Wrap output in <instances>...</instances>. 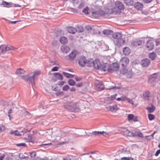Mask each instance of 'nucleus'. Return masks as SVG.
<instances>
[{
    "label": "nucleus",
    "mask_w": 160,
    "mask_h": 160,
    "mask_svg": "<svg viewBox=\"0 0 160 160\" xmlns=\"http://www.w3.org/2000/svg\"><path fill=\"white\" fill-rule=\"evenodd\" d=\"M78 9H77L76 8H72L71 9V11L73 12V13H77L78 12Z\"/></svg>",
    "instance_id": "09e8293b"
},
{
    "label": "nucleus",
    "mask_w": 160,
    "mask_h": 160,
    "mask_svg": "<svg viewBox=\"0 0 160 160\" xmlns=\"http://www.w3.org/2000/svg\"><path fill=\"white\" fill-rule=\"evenodd\" d=\"M17 73L19 75H22L24 74L25 71L22 69H18L17 71Z\"/></svg>",
    "instance_id": "f704fd0d"
},
{
    "label": "nucleus",
    "mask_w": 160,
    "mask_h": 160,
    "mask_svg": "<svg viewBox=\"0 0 160 160\" xmlns=\"http://www.w3.org/2000/svg\"><path fill=\"white\" fill-rule=\"evenodd\" d=\"M5 157V155H3L1 156H0V160H3Z\"/></svg>",
    "instance_id": "774afa93"
},
{
    "label": "nucleus",
    "mask_w": 160,
    "mask_h": 160,
    "mask_svg": "<svg viewBox=\"0 0 160 160\" xmlns=\"http://www.w3.org/2000/svg\"><path fill=\"white\" fill-rule=\"evenodd\" d=\"M156 74L155 73V74H153L150 77V78H156V77L155 76L156 75Z\"/></svg>",
    "instance_id": "e2e57ef3"
},
{
    "label": "nucleus",
    "mask_w": 160,
    "mask_h": 160,
    "mask_svg": "<svg viewBox=\"0 0 160 160\" xmlns=\"http://www.w3.org/2000/svg\"><path fill=\"white\" fill-rule=\"evenodd\" d=\"M128 120L129 121L132 120L134 122H138V118L137 116H135L133 114H129L128 116Z\"/></svg>",
    "instance_id": "dca6fc26"
},
{
    "label": "nucleus",
    "mask_w": 160,
    "mask_h": 160,
    "mask_svg": "<svg viewBox=\"0 0 160 160\" xmlns=\"http://www.w3.org/2000/svg\"><path fill=\"white\" fill-rule=\"evenodd\" d=\"M65 83V82L64 81H62L59 82L58 84L60 86H62Z\"/></svg>",
    "instance_id": "5fc2aeb1"
},
{
    "label": "nucleus",
    "mask_w": 160,
    "mask_h": 160,
    "mask_svg": "<svg viewBox=\"0 0 160 160\" xmlns=\"http://www.w3.org/2000/svg\"><path fill=\"white\" fill-rule=\"evenodd\" d=\"M59 69V68L58 67H54L52 69V71L53 72L58 71Z\"/></svg>",
    "instance_id": "de8ad7c7"
},
{
    "label": "nucleus",
    "mask_w": 160,
    "mask_h": 160,
    "mask_svg": "<svg viewBox=\"0 0 160 160\" xmlns=\"http://www.w3.org/2000/svg\"><path fill=\"white\" fill-rule=\"evenodd\" d=\"M124 9V6L122 3L119 1H117L115 2L113 6L111 7L110 9L109 12L110 13H118L119 10H123Z\"/></svg>",
    "instance_id": "7ed1b4c3"
},
{
    "label": "nucleus",
    "mask_w": 160,
    "mask_h": 160,
    "mask_svg": "<svg viewBox=\"0 0 160 160\" xmlns=\"http://www.w3.org/2000/svg\"><path fill=\"white\" fill-rule=\"evenodd\" d=\"M150 93L149 92L147 91L143 93V95L144 98L146 100H148V98L150 96Z\"/></svg>",
    "instance_id": "473e14b6"
},
{
    "label": "nucleus",
    "mask_w": 160,
    "mask_h": 160,
    "mask_svg": "<svg viewBox=\"0 0 160 160\" xmlns=\"http://www.w3.org/2000/svg\"><path fill=\"white\" fill-rule=\"evenodd\" d=\"M147 110L148 112L149 113L155 111V107L154 106L152 105L151 107H147Z\"/></svg>",
    "instance_id": "bb28decb"
},
{
    "label": "nucleus",
    "mask_w": 160,
    "mask_h": 160,
    "mask_svg": "<svg viewBox=\"0 0 160 160\" xmlns=\"http://www.w3.org/2000/svg\"><path fill=\"white\" fill-rule=\"evenodd\" d=\"M124 40L121 38L116 40V43L118 46H121L124 43Z\"/></svg>",
    "instance_id": "412c9836"
},
{
    "label": "nucleus",
    "mask_w": 160,
    "mask_h": 160,
    "mask_svg": "<svg viewBox=\"0 0 160 160\" xmlns=\"http://www.w3.org/2000/svg\"><path fill=\"white\" fill-rule=\"evenodd\" d=\"M117 95V94H115L113 95H112V96H111V99L112 100L115 99Z\"/></svg>",
    "instance_id": "13d9d810"
},
{
    "label": "nucleus",
    "mask_w": 160,
    "mask_h": 160,
    "mask_svg": "<svg viewBox=\"0 0 160 160\" xmlns=\"http://www.w3.org/2000/svg\"><path fill=\"white\" fill-rule=\"evenodd\" d=\"M160 153V149H159L158 150H157V152H156L155 153V155L156 156H158V155H159V154Z\"/></svg>",
    "instance_id": "052dcab7"
},
{
    "label": "nucleus",
    "mask_w": 160,
    "mask_h": 160,
    "mask_svg": "<svg viewBox=\"0 0 160 160\" xmlns=\"http://www.w3.org/2000/svg\"><path fill=\"white\" fill-rule=\"evenodd\" d=\"M148 119L150 120H152L155 118V116L153 114H149L148 115Z\"/></svg>",
    "instance_id": "ea45409f"
},
{
    "label": "nucleus",
    "mask_w": 160,
    "mask_h": 160,
    "mask_svg": "<svg viewBox=\"0 0 160 160\" xmlns=\"http://www.w3.org/2000/svg\"><path fill=\"white\" fill-rule=\"evenodd\" d=\"M82 12L87 15L89 13V9L88 7H86L82 10Z\"/></svg>",
    "instance_id": "4c0bfd02"
},
{
    "label": "nucleus",
    "mask_w": 160,
    "mask_h": 160,
    "mask_svg": "<svg viewBox=\"0 0 160 160\" xmlns=\"http://www.w3.org/2000/svg\"><path fill=\"white\" fill-rule=\"evenodd\" d=\"M62 73L65 77L68 78H73L74 76V75L68 73L64 72H63Z\"/></svg>",
    "instance_id": "c9c22d12"
},
{
    "label": "nucleus",
    "mask_w": 160,
    "mask_h": 160,
    "mask_svg": "<svg viewBox=\"0 0 160 160\" xmlns=\"http://www.w3.org/2000/svg\"><path fill=\"white\" fill-rule=\"evenodd\" d=\"M156 45H158L160 44V42L159 39H157L155 40Z\"/></svg>",
    "instance_id": "6e6d98bb"
},
{
    "label": "nucleus",
    "mask_w": 160,
    "mask_h": 160,
    "mask_svg": "<svg viewBox=\"0 0 160 160\" xmlns=\"http://www.w3.org/2000/svg\"><path fill=\"white\" fill-rule=\"evenodd\" d=\"M122 68L120 71V74L126 75L128 78H131L132 76V69L127 67Z\"/></svg>",
    "instance_id": "39448f33"
},
{
    "label": "nucleus",
    "mask_w": 160,
    "mask_h": 160,
    "mask_svg": "<svg viewBox=\"0 0 160 160\" xmlns=\"http://www.w3.org/2000/svg\"><path fill=\"white\" fill-rule=\"evenodd\" d=\"M76 90V88L74 87H72L70 90V91L71 92H74Z\"/></svg>",
    "instance_id": "338daca9"
},
{
    "label": "nucleus",
    "mask_w": 160,
    "mask_h": 160,
    "mask_svg": "<svg viewBox=\"0 0 160 160\" xmlns=\"http://www.w3.org/2000/svg\"><path fill=\"white\" fill-rule=\"evenodd\" d=\"M120 160H133V159L131 157H123L121 158Z\"/></svg>",
    "instance_id": "a19ab883"
},
{
    "label": "nucleus",
    "mask_w": 160,
    "mask_h": 160,
    "mask_svg": "<svg viewBox=\"0 0 160 160\" xmlns=\"http://www.w3.org/2000/svg\"><path fill=\"white\" fill-rule=\"evenodd\" d=\"M109 134V133L108 132H105L102 131V135L104 136H108Z\"/></svg>",
    "instance_id": "864d4df0"
},
{
    "label": "nucleus",
    "mask_w": 160,
    "mask_h": 160,
    "mask_svg": "<svg viewBox=\"0 0 160 160\" xmlns=\"http://www.w3.org/2000/svg\"><path fill=\"white\" fill-rule=\"evenodd\" d=\"M128 102L131 104L132 105H133L134 102L131 99H130L129 98H128L127 100Z\"/></svg>",
    "instance_id": "49530a36"
},
{
    "label": "nucleus",
    "mask_w": 160,
    "mask_h": 160,
    "mask_svg": "<svg viewBox=\"0 0 160 160\" xmlns=\"http://www.w3.org/2000/svg\"><path fill=\"white\" fill-rule=\"evenodd\" d=\"M154 40L150 39L148 40L145 44V48L148 51H151L154 48Z\"/></svg>",
    "instance_id": "0eeeda50"
},
{
    "label": "nucleus",
    "mask_w": 160,
    "mask_h": 160,
    "mask_svg": "<svg viewBox=\"0 0 160 160\" xmlns=\"http://www.w3.org/2000/svg\"><path fill=\"white\" fill-rule=\"evenodd\" d=\"M72 103L69 102L66 104L64 106V107L67 109L70 110L72 111V109H73L72 107Z\"/></svg>",
    "instance_id": "cd10ccee"
},
{
    "label": "nucleus",
    "mask_w": 160,
    "mask_h": 160,
    "mask_svg": "<svg viewBox=\"0 0 160 160\" xmlns=\"http://www.w3.org/2000/svg\"><path fill=\"white\" fill-rule=\"evenodd\" d=\"M29 153L30 154L31 157H34L36 155V153L34 152H30Z\"/></svg>",
    "instance_id": "a18cd8bd"
},
{
    "label": "nucleus",
    "mask_w": 160,
    "mask_h": 160,
    "mask_svg": "<svg viewBox=\"0 0 160 160\" xmlns=\"http://www.w3.org/2000/svg\"><path fill=\"white\" fill-rule=\"evenodd\" d=\"M89 62H90L89 67L93 66L96 69H98L101 67V64L98 59H96L94 61L92 59H90Z\"/></svg>",
    "instance_id": "423d86ee"
},
{
    "label": "nucleus",
    "mask_w": 160,
    "mask_h": 160,
    "mask_svg": "<svg viewBox=\"0 0 160 160\" xmlns=\"http://www.w3.org/2000/svg\"><path fill=\"white\" fill-rule=\"evenodd\" d=\"M155 52L158 55H160V48H157L155 50Z\"/></svg>",
    "instance_id": "3c124183"
},
{
    "label": "nucleus",
    "mask_w": 160,
    "mask_h": 160,
    "mask_svg": "<svg viewBox=\"0 0 160 160\" xmlns=\"http://www.w3.org/2000/svg\"><path fill=\"white\" fill-rule=\"evenodd\" d=\"M79 1L78 0H73L72 2L73 4H77L79 2Z\"/></svg>",
    "instance_id": "0e129e2a"
},
{
    "label": "nucleus",
    "mask_w": 160,
    "mask_h": 160,
    "mask_svg": "<svg viewBox=\"0 0 160 160\" xmlns=\"http://www.w3.org/2000/svg\"><path fill=\"white\" fill-rule=\"evenodd\" d=\"M63 160H71V158L69 157H66L63 159Z\"/></svg>",
    "instance_id": "680f3d73"
},
{
    "label": "nucleus",
    "mask_w": 160,
    "mask_h": 160,
    "mask_svg": "<svg viewBox=\"0 0 160 160\" xmlns=\"http://www.w3.org/2000/svg\"><path fill=\"white\" fill-rule=\"evenodd\" d=\"M149 58L152 60H154L156 58V55L154 52H152L149 54Z\"/></svg>",
    "instance_id": "c85d7f7f"
},
{
    "label": "nucleus",
    "mask_w": 160,
    "mask_h": 160,
    "mask_svg": "<svg viewBox=\"0 0 160 160\" xmlns=\"http://www.w3.org/2000/svg\"><path fill=\"white\" fill-rule=\"evenodd\" d=\"M67 30L69 33L71 34H74L77 32L76 28L72 27H70L67 28Z\"/></svg>",
    "instance_id": "aec40b11"
},
{
    "label": "nucleus",
    "mask_w": 160,
    "mask_h": 160,
    "mask_svg": "<svg viewBox=\"0 0 160 160\" xmlns=\"http://www.w3.org/2000/svg\"><path fill=\"white\" fill-rule=\"evenodd\" d=\"M61 50L63 53H67L70 51V49L67 46H62L61 47Z\"/></svg>",
    "instance_id": "6ab92c4d"
},
{
    "label": "nucleus",
    "mask_w": 160,
    "mask_h": 160,
    "mask_svg": "<svg viewBox=\"0 0 160 160\" xmlns=\"http://www.w3.org/2000/svg\"><path fill=\"white\" fill-rule=\"evenodd\" d=\"M128 98L125 96H121V101H127Z\"/></svg>",
    "instance_id": "c03bdc74"
},
{
    "label": "nucleus",
    "mask_w": 160,
    "mask_h": 160,
    "mask_svg": "<svg viewBox=\"0 0 160 160\" xmlns=\"http://www.w3.org/2000/svg\"><path fill=\"white\" fill-rule=\"evenodd\" d=\"M83 85V83L82 82H80L78 83L77 85L76 86L78 87H79L82 86Z\"/></svg>",
    "instance_id": "bf43d9fd"
},
{
    "label": "nucleus",
    "mask_w": 160,
    "mask_h": 160,
    "mask_svg": "<svg viewBox=\"0 0 160 160\" xmlns=\"http://www.w3.org/2000/svg\"><path fill=\"white\" fill-rule=\"evenodd\" d=\"M78 63L79 65L82 67H84L86 65L88 67H89L90 59L88 60L86 59V58L83 56H81L78 59Z\"/></svg>",
    "instance_id": "20e7f679"
},
{
    "label": "nucleus",
    "mask_w": 160,
    "mask_h": 160,
    "mask_svg": "<svg viewBox=\"0 0 160 160\" xmlns=\"http://www.w3.org/2000/svg\"><path fill=\"white\" fill-rule=\"evenodd\" d=\"M150 63V60L148 58L143 59L141 62V64L143 67H147Z\"/></svg>",
    "instance_id": "2eb2a0df"
},
{
    "label": "nucleus",
    "mask_w": 160,
    "mask_h": 160,
    "mask_svg": "<svg viewBox=\"0 0 160 160\" xmlns=\"http://www.w3.org/2000/svg\"><path fill=\"white\" fill-rule=\"evenodd\" d=\"M41 73L40 70H35L29 73L28 75L21 76V78L34 83L35 78L39 75Z\"/></svg>",
    "instance_id": "f03ea898"
},
{
    "label": "nucleus",
    "mask_w": 160,
    "mask_h": 160,
    "mask_svg": "<svg viewBox=\"0 0 160 160\" xmlns=\"http://www.w3.org/2000/svg\"><path fill=\"white\" fill-rule=\"evenodd\" d=\"M96 88L98 91L103 90L104 88V85L102 82L97 81L95 83Z\"/></svg>",
    "instance_id": "9d476101"
},
{
    "label": "nucleus",
    "mask_w": 160,
    "mask_h": 160,
    "mask_svg": "<svg viewBox=\"0 0 160 160\" xmlns=\"http://www.w3.org/2000/svg\"><path fill=\"white\" fill-rule=\"evenodd\" d=\"M10 133L11 134H14L16 136H21L22 135V133H21L20 132H19L18 130L13 131L12 130L11 131Z\"/></svg>",
    "instance_id": "7c9ffc66"
},
{
    "label": "nucleus",
    "mask_w": 160,
    "mask_h": 160,
    "mask_svg": "<svg viewBox=\"0 0 160 160\" xmlns=\"http://www.w3.org/2000/svg\"><path fill=\"white\" fill-rule=\"evenodd\" d=\"M118 65L117 63H113L111 65L110 68H105L104 69V71H108V72H113L117 71L119 69Z\"/></svg>",
    "instance_id": "1a4fd4ad"
},
{
    "label": "nucleus",
    "mask_w": 160,
    "mask_h": 160,
    "mask_svg": "<svg viewBox=\"0 0 160 160\" xmlns=\"http://www.w3.org/2000/svg\"><path fill=\"white\" fill-rule=\"evenodd\" d=\"M112 32V31L110 30H105L103 31V34L107 35L110 34Z\"/></svg>",
    "instance_id": "58836bf2"
},
{
    "label": "nucleus",
    "mask_w": 160,
    "mask_h": 160,
    "mask_svg": "<svg viewBox=\"0 0 160 160\" xmlns=\"http://www.w3.org/2000/svg\"><path fill=\"white\" fill-rule=\"evenodd\" d=\"M5 127L2 125H0V132H1L4 129Z\"/></svg>",
    "instance_id": "603ef678"
},
{
    "label": "nucleus",
    "mask_w": 160,
    "mask_h": 160,
    "mask_svg": "<svg viewBox=\"0 0 160 160\" xmlns=\"http://www.w3.org/2000/svg\"><path fill=\"white\" fill-rule=\"evenodd\" d=\"M14 48L10 45H2L0 46V54L5 53L7 51L13 50Z\"/></svg>",
    "instance_id": "6e6552de"
},
{
    "label": "nucleus",
    "mask_w": 160,
    "mask_h": 160,
    "mask_svg": "<svg viewBox=\"0 0 160 160\" xmlns=\"http://www.w3.org/2000/svg\"><path fill=\"white\" fill-rule=\"evenodd\" d=\"M22 154H19V156L20 158H26V159H28L29 158V157L27 156L25 157L23 156H21V155Z\"/></svg>",
    "instance_id": "8fccbe9b"
},
{
    "label": "nucleus",
    "mask_w": 160,
    "mask_h": 160,
    "mask_svg": "<svg viewBox=\"0 0 160 160\" xmlns=\"http://www.w3.org/2000/svg\"><path fill=\"white\" fill-rule=\"evenodd\" d=\"M104 12L103 10H100L92 12V15L93 18H98L101 16H104Z\"/></svg>",
    "instance_id": "f8f14e48"
},
{
    "label": "nucleus",
    "mask_w": 160,
    "mask_h": 160,
    "mask_svg": "<svg viewBox=\"0 0 160 160\" xmlns=\"http://www.w3.org/2000/svg\"><path fill=\"white\" fill-rule=\"evenodd\" d=\"M2 4L4 7L9 8L12 7V3L11 2H8L5 1H3L2 2Z\"/></svg>",
    "instance_id": "2f4dec72"
},
{
    "label": "nucleus",
    "mask_w": 160,
    "mask_h": 160,
    "mask_svg": "<svg viewBox=\"0 0 160 160\" xmlns=\"http://www.w3.org/2000/svg\"><path fill=\"white\" fill-rule=\"evenodd\" d=\"M92 133L95 136L98 135V131H94L92 132Z\"/></svg>",
    "instance_id": "4d7b16f0"
},
{
    "label": "nucleus",
    "mask_w": 160,
    "mask_h": 160,
    "mask_svg": "<svg viewBox=\"0 0 160 160\" xmlns=\"http://www.w3.org/2000/svg\"><path fill=\"white\" fill-rule=\"evenodd\" d=\"M68 84L71 86H73L76 84V82L72 79H70L68 81Z\"/></svg>",
    "instance_id": "e433bc0d"
},
{
    "label": "nucleus",
    "mask_w": 160,
    "mask_h": 160,
    "mask_svg": "<svg viewBox=\"0 0 160 160\" xmlns=\"http://www.w3.org/2000/svg\"><path fill=\"white\" fill-rule=\"evenodd\" d=\"M130 51L129 48L127 47L124 48L123 49V52L126 55H129L130 53Z\"/></svg>",
    "instance_id": "b1692460"
},
{
    "label": "nucleus",
    "mask_w": 160,
    "mask_h": 160,
    "mask_svg": "<svg viewBox=\"0 0 160 160\" xmlns=\"http://www.w3.org/2000/svg\"><path fill=\"white\" fill-rule=\"evenodd\" d=\"M144 42V41L142 40H136L132 41L131 44L132 46L137 47L141 45Z\"/></svg>",
    "instance_id": "4468645a"
},
{
    "label": "nucleus",
    "mask_w": 160,
    "mask_h": 160,
    "mask_svg": "<svg viewBox=\"0 0 160 160\" xmlns=\"http://www.w3.org/2000/svg\"><path fill=\"white\" fill-rule=\"evenodd\" d=\"M125 3L128 5L132 6L134 3L133 0H124Z\"/></svg>",
    "instance_id": "72a5a7b5"
},
{
    "label": "nucleus",
    "mask_w": 160,
    "mask_h": 160,
    "mask_svg": "<svg viewBox=\"0 0 160 160\" xmlns=\"http://www.w3.org/2000/svg\"><path fill=\"white\" fill-rule=\"evenodd\" d=\"M69 88V87L68 85H64L63 86V87L62 90L63 91H67L68 89Z\"/></svg>",
    "instance_id": "37998d69"
},
{
    "label": "nucleus",
    "mask_w": 160,
    "mask_h": 160,
    "mask_svg": "<svg viewBox=\"0 0 160 160\" xmlns=\"http://www.w3.org/2000/svg\"><path fill=\"white\" fill-rule=\"evenodd\" d=\"M60 42L62 44H65L68 42V39L65 37H62L60 38Z\"/></svg>",
    "instance_id": "a878e982"
},
{
    "label": "nucleus",
    "mask_w": 160,
    "mask_h": 160,
    "mask_svg": "<svg viewBox=\"0 0 160 160\" xmlns=\"http://www.w3.org/2000/svg\"><path fill=\"white\" fill-rule=\"evenodd\" d=\"M129 62L128 58L126 57H122L120 61V63L121 64L122 67H127V65Z\"/></svg>",
    "instance_id": "9b49d317"
},
{
    "label": "nucleus",
    "mask_w": 160,
    "mask_h": 160,
    "mask_svg": "<svg viewBox=\"0 0 160 160\" xmlns=\"http://www.w3.org/2000/svg\"><path fill=\"white\" fill-rule=\"evenodd\" d=\"M79 3V4L78 7V10H80L84 7L85 5V2L83 0H80Z\"/></svg>",
    "instance_id": "393cba45"
},
{
    "label": "nucleus",
    "mask_w": 160,
    "mask_h": 160,
    "mask_svg": "<svg viewBox=\"0 0 160 160\" xmlns=\"http://www.w3.org/2000/svg\"><path fill=\"white\" fill-rule=\"evenodd\" d=\"M81 79V78H79L78 77H75V80L77 81H80Z\"/></svg>",
    "instance_id": "69168bd1"
},
{
    "label": "nucleus",
    "mask_w": 160,
    "mask_h": 160,
    "mask_svg": "<svg viewBox=\"0 0 160 160\" xmlns=\"http://www.w3.org/2000/svg\"><path fill=\"white\" fill-rule=\"evenodd\" d=\"M134 6L136 9L141 10L143 8V5L139 2H137L135 3Z\"/></svg>",
    "instance_id": "a211bd4d"
},
{
    "label": "nucleus",
    "mask_w": 160,
    "mask_h": 160,
    "mask_svg": "<svg viewBox=\"0 0 160 160\" xmlns=\"http://www.w3.org/2000/svg\"><path fill=\"white\" fill-rule=\"evenodd\" d=\"M112 37L113 38L118 40L121 38L122 37L121 34L119 32H115L112 34Z\"/></svg>",
    "instance_id": "5701e85b"
},
{
    "label": "nucleus",
    "mask_w": 160,
    "mask_h": 160,
    "mask_svg": "<svg viewBox=\"0 0 160 160\" xmlns=\"http://www.w3.org/2000/svg\"><path fill=\"white\" fill-rule=\"evenodd\" d=\"M78 54V52L76 50H74L70 53L69 55L67 56L68 59L72 60L76 57V55Z\"/></svg>",
    "instance_id": "ddd939ff"
},
{
    "label": "nucleus",
    "mask_w": 160,
    "mask_h": 160,
    "mask_svg": "<svg viewBox=\"0 0 160 160\" xmlns=\"http://www.w3.org/2000/svg\"><path fill=\"white\" fill-rule=\"evenodd\" d=\"M27 132H30V130H28L27 129L24 128L22 131H21L20 132L22 133V135H23L25 133Z\"/></svg>",
    "instance_id": "79ce46f5"
},
{
    "label": "nucleus",
    "mask_w": 160,
    "mask_h": 160,
    "mask_svg": "<svg viewBox=\"0 0 160 160\" xmlns=\"http://www.w3.org/2000/svg\"><path fill=\"white\" fill-rule=\"evenodd\" d=\"M72 107L73 109H72V111L78 112L79 111V105L77 103H72Z\"/></svg>",
    "instance_id": "f3484780"
},
{
    "label": "nucleus",
    "mask_w": 160,
    "mask_h": 160,
    "mask_svg": "<svg viewBox=\"0 0 160 160\" xmlns=\"http://www.w3.org/2000/svg\"><path fill=\"white\" fill-rule=\"evenodd\" d=\"M120 132L121 134L126 137H132L136 136L141 138L143 137V134L141 132L138 131L136 132V134H134L125 128H121Z\"/></svg>",
    "instance_id": "f257e3e1"
},
{
    "label": "nucleus",
    "mask_w": 160,
    "mask_h": 160,
    "mask_svg": "<svg viewBox=\"0 0 160 160\" xmlns=\"http://www.w3.org/2000/svg\"><path fill=\"white\" fill-rule=\"evenodd\" d=\"M107 108L112 112L115 111L118 109L117 106L116 105H114L112 106H109L108 107H107Z\"/></svg>",
    "instance_id": "4be33fe9"
},
{
    "label": "nucleus",
    "mask_w": 160,
    "mask_h": 160,
    "mask_svg": "<svg viewBox=\"0 0 160 160\" xmlns=\"http://www.w3.org/2000/svg\"><path fill=\"white\" fill-rule=\"evenodd\" d=\"M54 75L59 80H62L63 79V77L62 75L59 73H54Z\"/></svg>",
    "instance_id": "c756f323"
}]
</instances>
